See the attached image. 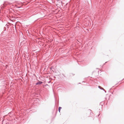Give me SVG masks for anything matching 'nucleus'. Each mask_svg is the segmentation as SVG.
Segmentation results:
<instances>
[{
  "label": "nucleus",
  "instance_id": "obj_8",
  "mask_svg": "<svg viewBox=\"0 0 124 124\" xmlns=\"http://www.w3.org/2000/svg\"><path fill=\"white\" fill-rule=\"evenodd\" d=\"M107 62H105V63H104V65L105 63H106Z\"/></svg>",
  "mask_w": 124,
  "mask_h": 124
},
{
  "label": "nucleus",
  "instance_id": "obj_10",
  "mask_svg": "<svg viewBox=\"0 0 124 124\" xmlns=\"http://www.w3.org/2000/svg\"><path fill=\"white\" fill-rule=\"evenodd\" d=\"M21 7H18V8H20Z\"/></svg>",
  "mask_w": 124,
  "mask_h": 124
},
{
  "label": "nucleus",
  "instance_id": "obj_11",
  "mask_svg": "<svg viewBox=\"0 0 124 124\" xmlns=\"http://www.w3.org/2000/svg\"><path fill=\"white\" fill-rule=\"evenodd\" d=\"M57 0V1H60V0Z\"/></svg>",
  "mask_w": 124,
  "mask_h": 124
},
{
  "label": "nucleus",
  "instance_id": "obj_7",
  "mask_svg": "<svg viewBox=\"0 0 124 124\" xmlns=\"http://www.w3.org/2000/svg\"><path fill=\"white\" fill-rule=\"evenodd\" d=\"M105 93H106V91L105 90V91H104Z\"/></svg>",
  "mask_w": 124,
  "mask_h": 124
},
{
  "label": "nucleus",
  "instance_id": "obj_12",
  "mask_svg": "<svg viewBox=\"0 0 124 124\" xmlns=\"http://www.w3.org/2000/svg\"><path fill=\"white\" fill-rule=\"evenodd\" d=\"M50 81H49V83H50Z\"/></svg>",
  "mask_w": 124,
  "mask_h": 124
},
{
  "label": "nucleus",
  "instance_id": "obj_4",
  "mask_svg": "<svg viewBox=\"0 0 124 124\" xmlns=\"http://www.w3.org/2000/svg\"><path fill=\"white\" fill-rule=\"evenodd\" d=\"M59 3L60 4H62V1L60 0L59 2Z\"/></svg>",
  "mask_w": 124,
  "mask_h": 124
},
{
  "label": "nucleus",
  "instance_id": "obj_1",
  "mask_svg": "<svg viewBox=\"0 0 124 124\" xmlns=\"http://www.w3.org/2000/svg\"><path fill=\"white\" fill-rule=\"evenodd\" d=\"M43 83V82L40 81H39L37 83L36 85H40Z\"/></svg>",
  "mask_w": 124,
  "mask_h": 124
},
{
  "label": "nucleus",
  "instance_id": "obj_9",
  "mask_svg": "<svg viewBox=\"0 0 124 124\" xmlns=\"http://www.w3.org/2000/svg\"><path fill=\"white\" fill-rule=\"evenodd\" d=\"M47 85V84H46V85H46H46Z\"/></svg>",
  "mask_w": 124,
  "mask_h": 124
},
{
  "label": "nucleus",
  "instance_id": "obj_6",
  "mask_svg": "<svg viewBox=\"0 0 124 124\" xmlns=\"http://www.w3.org/2000/svg\"><path fill=\"white\" fill-rule=\"evenodd\" d=\"M4 28H5V30H4V31H6V28L5 27H4Z\"/></svg>",
  "mask_w": 124,
  "mask_h": 124
},
{
  "label": "nucleus",
  "instance_id": "obj_2",
  "mask_svg": "<svg viewBox=\"0 0 124 124\" xmlns=\"http://www.w3.org/2000/svg\"><path fill=\"white\" fill-rule=\"evenodd\" d=\"M98 87L100 88V89H101V90H104V91H105V90L102 88V87H101L100 86H98Z\"/></svg>",
  "mask_w": 124,
  "mask_h": 124
},
{
  "label": "nucleus",
  "instance_id": "obj_3",
  "mask_svg": "<svg viewBox=\"0 0 124 124\" xmlns=\"http://www.w3.org/2000/svg\"><path fill=\"white\" fill-rule=\"evenodd\" d=\"M62 108V107H59V109H58V111L59 112H60V110H61V109Z\"/></svg>",
  "mask_w": 124,
  "mask_h": 124
},
{
  "label": "nucleus",
  "instance_id": "obj_5",
  "mask_svg": "<svg viewBox=\"0 0 124 124\" xmlns=\"http://www.w3.org/2000/svg\"><path fill=\"white\" fill-rule=\"evenodd\" d=\"M5 26L6 27H7L8 26V25L7 24H6Z\"/></svg>",
  "mask_w": 124,
  "mask_h": 124
},
{
  "label": "nucleus",
  "instance_id": "obj_13",
  "mask_svg": "<svg viewBox=\"0 0 124 124\" xmlns=\"http://www.w3.org/2000/svg\"><path fill=\"white\" fill-rule=\"evenodd\" d=\"M82 82H84V81H83Z\"/></svg>",
  "mask_w": 124,
  "mask_h": 124
}]
</instances>
